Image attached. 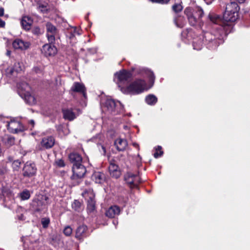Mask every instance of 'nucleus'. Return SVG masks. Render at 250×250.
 <instances>
[{"instance_id": "f257e3e1", "label": "nucleus", "mask_w": 250, "mask_h": 250, "mask_svg": "<svg viewBox=\"0 0 250 250\" xmlns=\"http://www.w3.org/2000/svg\"><path fill=\"white\" fill-rule=\"evenodd\" d=\"M145 74L149 78L150 83L148 86L144 80L138 79L127 86H123V85L126 83L132 76L130 72L125 70L116 72L114 75V81L120 87V90L123 93L130 95L138 94L150 88L154 82L155 77L152 71L148 69H145Z\"/></svg>"}, {"instance_id": "f03ea898", "label": "nucleus", "mask_w": 250, "mask_h": 250, "mask_svg": "<svg viewBox=\"0 0 250 250\" xmlns=\"http://www.w3.org/2000/svg\"><path fill=\"white\" fill-rule=\"evenodd\" d=\"M239 7L237 3L231 2L228 3L224 14V19L227 21L234 22L238 18Z\"/></svg>"}, {"instance_id": "7ed1b4c3", "label": "nucleus", "mask_w": 250, "mask_h": 250, "mask_svg": "<svg viewBox=\"0 0 250 250\" xmlns=\"http://www.w3.org/2000/svg\"><path fill=\"white\" fill-rule=\"evenodd\" d=\"M103 109L109 113H112L117 111L121 112L123 110V105L119 102H116L110 98H106L102 102Z\"/></svg>"}, {"instance_id": "20e7f679", "label": "nucleus", "mask_w": 250, "mask_h": 250, "mask_svg": "<svg viewBox=\"0 0 250 250\" xmlns=\"http://www.w3.org/2000/svg\"><path fill=\"white\" fill-rule=\"evenodd\" d=\"M185 13L187 16L189 23L192 26H195L200 23V19L203 15V10L200 7H196L194 10L191 8H187Z\"/></svg>"}, {"instance_id": "39448f33", "label": "nucleus", "mask_w": 250, "mask_h": 250, "mask_svg": "<svg viewBox=\"0 0 250 250\" xmlns=\"http://www.w3.org/2000/svg\"><path fill=\"white\" fill-rule=\"evenodd\" d=\"M8 130L11 133H17L24 130V127L18 120L13 119L8 123L7 125Z\"/></svg>"}, {"instance_id": "423d86ee", "label": "nucleus", "mask_w": 250, "mask_h": 250, "mask_svg": "<svg viewBox=\"0 0 250 250\" xmlns=\"http://www.w3.org/2000/svg\"><path fill=\"white\" fill-rule=\"evenodd\" d=\"M83 196L87 200V208L90 211H92L95 209V195L92 189L85 190L82 193Z\"/></svg>"}, {"instance_id": "0eeeda50", "label": "nucleus", "mask_w": 250, "mask_h": 250, "mask_svg": "<svg viewBox=\"0 0 250 250\" xmlns=\"http://www.w3.org/2000/svg\"><path fill=\"white\" fill-rule=\"evenodd\" d=\"M46 26L48 40L49 42L52 43L54 42L55 38L58 36V30L54 25L50 23H47Z\"/></svg>"}, {"instance_id": "6e6552de", "label": "nucleus", "mask_w": 250, "mask_h": 250, "mask_svg": "<svg viewBox=\"0 0 250 250\" xmlns=\"http://www.w3.org/2000/svg\"><path fill=\"white\" fill-rule=\"evenodd\" d=\"M70 161L73 164V170L76 169H83V166L81 165L82 158L77 153H71L69 156Z\"/></svg>"}, {"instance_id": "1a4fd4ad", "label": "nucleus", "mask_w": 250, "mask_h": 250, "mask_svg": "<svg viewBox=\"0 0 250 250\" xmlns=\"http://www.w3.org/2000/svg\"><path fill=\"white\" fill-rule=\"evenodd\" d=\"M30 45L31 44L29 42L24 41L19 39H16L12 43V46L15 49L21 51L28 49Z\"/></svg>"}, {"instance_id": "9d476101", "label": "nucleus", "mask_w": 250, "mask_h": 250, "mask_svg": "<svg viewBox=\"0 0 250 250\" xmlns=\"http://www.w3.org/2000/svg\"><path fill=\"white\" fill-rule=\"evenodd\" d=\"M42 52L46 56H53L56 54L57 49L51 44H46L42 47Z\"/></svg>"}, {"instance_id": "9b49d317", "label": "nucleus", "mask_w": 250, "mask_h": 250, "mask_svg": "<svg viewBox=\"0 0 250 250\" xmlns=\"http://www.w3.org/2000/svg\"><path fill=\"white\" fill-rule=\"evenodd\" d=\"M88 234L87 228L85 225H81L76 230L75 237L81 240L86 237Z\"/></svg>"}, {"instance_id": "f8f14e48", "label": "nucleus", "mask_w": 250, "mask_h": 250, "mask_svg": "<svg viewBox=\"0 0 250 250\" xmlns=\"http://www.w3.org/2000/svg\"><path fill=\"white\" fill-rule=\"evenodd\" d=\"M18 87L19 93L21 97L32 92L30 86L26 83L23 82L19 84Z\"/></svg>"}, {"instance_id": "ddd939ff", "label": "nucleus", "mask_w": 250, "mask_h": 250, "mask_svg": "<svg viewBox=\"0 0 250 250\" xmlns=\"http://www.w3.org/2000/svg\"><path fill=\"white\" fill-rule=\"evenodd\" d=\"M115 146L119 151H124L127 146L126 140L121 138L117 139L114 142Z\"/></svg>"}, {"instance_id": "4468645a", "label": "nucleus", "mask_w": 250, "mask_h": 250, "mask_svg": "<svg viewBox=\"0 0 250 250\" xmlns=\"http://www.w3.org/2000/svg\"><path fill=\"white\" fill-rule=\"evenodd\" d=\"M21 24L22 27L26 30L30 29L33 24V20L28 16H23L21 20Z\"/></svg>"}, {"instance_id": "2eb2a0df", "label": "nucleus", "mask_w": 250, "mask_h": 250, "mask_svg": "<svg viewBox=\"0 0 250 250\" xmlns=\"http://www.w3.org/2000/svg\"><path fill=\"white\" fill-rule=\"evenodd\" d=\"M54 143L55 140L53 137H45L42 139L41 142V146L45 148H49L54 146Z\"/></svg>"}, {"instance_id": "dca6fc26", "label": "nucleus", "mask_w": 250, "mask_h": 250, "mask_svg": "<svg viewBox=\"0 0 250 250\" xmlns=\"http://www.w3.org/2000/svg\"><path fill=\"white\" fill-rule=\"evenodd\" d=\"M120 209L116 206H112L108 208L106 212V215L110 218H113L116 215H118L120 213Z\"/></svg>"}, {"instance_id": "f3484780", "label": "nucleus", "mask_w": 250, "mask_h": 250, "mask_svg": "<svg viewBox=\"0 0 250 250\" xmlns=\"http://www.w3.org/2000/svg\"><path fill=\"white\" fill-rule=\"evenodd\" d=\"M63 118L69 121H72L76 118L77 115L70 109H63L62 110Z\"/></svg>"}, {"instance_id": "a211bd4d", "label": "nucleus", "mask_w": 250, "mask_h": 250, "mask_svg": "<svg viewBox=\"0 0 250 250\" xmlns=\"http://www.w3.org/2000/svg\"><path fill=\"white\" fill-rule=\"evenodd\" d=\"M71 90L74 92L82 93L83 95H85V87L84 85L81 83L76 82L71 87Z\"/></svg>"}, {"instance_id": "6ab92c4d", "label": "nucleus", "mask_w": 250, "mask_h": 250, "mask_svg": "<svg viewBox=\"0 0 250 250\" xmlns=\"http://www.w3.org/2000/svg\"><path fill=\"white\" fill-rule=\"evenodd\" d=\"M137 179V176L133 175L132 173H127L125 176V181L130 185L136 184Z\"/></svg>"}, {"instance_id": "aec40b11", "label": "nucleus", "mask_w": 250, "mask_h": 250, "mask_svg": "<svg viewBox=\"0 0 250 250\" xmlns=\"http://www.w3.org/2000/svg\"><path fill=\"white\" fill-rule=\"evenodd\" d=\"M17 73L13 66H9L4 70V75L9 78L15 77Z\"/></svg>"}, {"instance_id": "412c9836", "label": "nucleus", "mask_w": 250, "mask_h": 250, "mask_svg": "<svg viewBox=\"0 0 250 250\" xmlns=\"http://www.w3.org/2000/svg\"><path fill=\"white\" fill-rule=\"evenodd\" d=\"M92 179L97 183L101 184L104 181V173H94L92 175Z\"/></svg>"}, {"instance_id": "4be33fe9", "label": "nucleus", "mask_w": 250, "mask_h": 250, "mask_svg": "<svg viewBox=\"0 0 250 250\" xmlns=\"http://www.w3.org/2000/svg\"><path fill=\"white\" fill-rule=\"evenodd\" d=\"M24 99L25 101L30 105L34 104L36 103V100L35 97L32 95V92L28 93L27 95H24L22 97Z\"/></svg>"}, {"instance_id": "5701e85b", "label": "nucleus", "mask_w": 250, "mask_h": 250, "mask_svg": "<svg viewBox=\"0 0 250 250\" xmlns=\"http://www.w3.org/2000/svg\"><path fill=\"white\" fill-rule=\"evenodd\" d=\"M84 173H73L71 178L74 181L75 184H78L84 177Z\"/></svg>"}, {"instance_id": "b1692460", "label": "nucleus", "mask_w": 250, "mask_h": 250, "mask_svg": "<svg viewBox=\"0 0 250 250\" xmlns=\"http://www.w3.org/2000/svg\"><path fill=\"white\" fill-rule=\"evenodd\" d=\"M23 169L24 172H31L37 170L35 164L30 162L26 163Z\"/></svg>"}, {"instance_id": "393cba45", "label": "nucleus", "mask_w": 250, "mask_h": 250, "mask_svg": "<svg viewBox=\"0 0 250 250\" xmlns=\"http://www.w3.org/2000/svg\"><path fill=\"white\" fill-rule=\"evenodd\" d=\"M146 103L149 105H153L157 102V98L153 95H149L146 98Z\"/></svg>"}, {"instance_id": "a878e982", "label": "nucleus", "mask_w": 250, "mask_h": 250, "mask_svg": "<svg viewBox=\"0 0 250 250\" xmlns=\"http://www.w3.org/2000/svg\"><path fill=\"white\" fill-rule=\"evenodd\" d=\"M2 141L5 144L8 146H12L14 144L15 139L11 136L5 135L3 138Z\"/></svg>"}, {"instance_id": "bb28decb", "label": "nucleus", "mask_w": 250, "mask_h": 250, "mask_svg": "<svg viewBox=\"0 0 250 250\" xmlns=\"http://www.w3.org/2000/svg\"><path fill=\"white\" fill-rule=\"evenodd\" d=\"M20 197L22 200H27L30 197V193L29 190L25 189L20 193Z\"/></svg>"}, {"instance_id": "cd10ccee", "label": "nucleus", "mask_w": 250, "mask_h": 250, "mask_svg": "<svg viewBox=\"0 0 250 250\" xmlns=\"http://www.w3.org/2000/svg\"><path fill=\"white\" fill-rule=\"evenodd\" d=\"M13 66L17 73L21 71L24 68L22 63L20 62H15Z\"/></svg>"}, {"instance_id": "c85d7f7f", "label": "nucleus", "mask_w": 250, "mask_h": 250, "mask_svg": "<svg viewBox=\"0 0 250 250\" xmlns=\"http://www.w3.org/2000/svg\"><path fill=\"white\" fill-rule=\"evenodd\" d=\"M174 22L176 26L179 27H182L185 24L184 18L182 17H180L177 19H175Z\"/></svg>"}, {"instance_id": "c756f323", "label": "nucleus", "mask_w": 250, "mask_h": 250, "mask_svg": "<svg viewBox=\"0 0 250 250\" xmlns=\"http://www.w3.org/2000/svg\"><path fill=\"white\" fill-rule=\"evenodd\" d=\"M163 154V151L162 150V147L158 146L155 148V152L154 153V157L156 158L161 156Z\"/></svg>"}, {"instance_id": "7c9ffc66", "label": "nucleus", "mask_w": 250, "mask_h": 250, "mask_svg": "<svg viewBox=\"0 0 250 250\" xmlns=\"http://www.w3.org/2000/svg\"><path fill=\"white\" fill-rule=\"evenodd\" d=\"M21 163L19 161H15L12 163V167L14 171H19Z\"/></svg>"}, {"instance_id": "2f4dec72", "label": "nucleus", "mask_w": 250, "mask_h": 250, "mask_svg": "<svg viewBox=\"0 0 250 250\" xmlns=\"http://www.w3.org/2000/svg\"><path fill=\"white\" fill-rule=\"evenodd\" d=\"M118 168V167L116 164L111 163L109 166V172H117Z\"/></svg>"}, {"instance_id": "473e14b6", "label": "nucleus", "mask_w": 250, "mask_h": 250, "mask_svg": "<svg viewBox=\"0 0 250 250\" xmlns=\"http://www.w3.org/2000/svg\"><path fill=\"white\" fill-rule=\"evenodd\" d=\"M63 233L66 236H69L72 233V229L70 226H66L63 229Z\"/></svg>"}, {"instance_id": "72a5a7b5", "label": "nucleus", "mask_w": 250, "mask_h": 250, "mask_svg": "<svg viewBox=\"0 0 250 250\" xmlns=\"http://www.w3.org/2000/svg\"><path fill=\"white\" fill-rule=\"evenodd\" d=\"M81 204V202L78 200H75L72 204V207L75 210H78L80 208Z\"/></svg>"}, {"instance_id": "f704fd0d", "label": "nucleus", "mask_w": 250, "mask_h": 250, "mask_svg": "<svg viewBox=\"0 0 250 250\" xmlns=\"http://www.w3.org/2000/svg\"><path fill=\"white\" fill-rule=\"evenodd\" d=\"M42 224L44 228H46L50 223V220L48 218H43L41 220Z\"/></svg>"}, {"instance_id": "c9c22d12", "label": "nucleus", "mask_w": 250, "mask_h": 250, "mask_svg": "<svg viewBox=\"0 0 250 250\" xmlns=\"http://www.w3.org/2000/svg\"><path fill=\"white\" fill-rule=\"evenodd\" d=\"M172 9L175 12H178L182 10L183 7L181 4H177L172 6Z\"/></svg>"}, {"instance_id": "e433bc0d", "label": "nucleus", "mask_w": 250, "mask_h": 250, "mask_svg": "<svg viewBox=\"0 0 250 250\" xmlns=\"http://www.w3.org/2000/svg\"><path fill=\"white\" fill-rule=\"evenodd\" d=\"M193 48L194 49L200 50L202 48V42L201 41H199V43H196V42H193Z\"/></svg>"}, {"instance_id": "4c0bfd02", "label": "nucleus", "mask_w": 250, "mask_h": 250, "mask_svg": "<svg viewBox=\"0 0 250 250\" xmlns=\"http://www.w3.org/2000/svg\"><path fill=\"white\" fill-rule=\"evenodd\" d=\"M56 163L57 165L59 167H63L65 165L62 159L57 160L56 162Z\"/></svg>"}, {"instance_id": "58836bf2", "label": "nucleus", "mask_w": 250, "mask_h": 250, "mask_svg": "<svg viewBox=\"0 0 250 250\" xmlns=\"http://www.w3.org/2000/svg\"><path fill=\"white\" fill-rule=\"evenodd\" d=\"M150 0L152 2H158V3H166L169 0Z\"/></svg>"}, {"instance_id": "ea45409f", "label": "nucleus", "mask_w": 250, "mask_h": 250, "mask_svg": "<svg viewBox=\"0 0 250 250\" xmlns=\"http://www.w3.org/2000/svg\"><path fill=\"white\" fill-rule=\"evenodd\" d=\"M5 25V21L0 19V27L3 28Z\"/></svg>"}, {"instance_id": "a19ab883", "label": "nucleus", "mask_w": 250, "mask_h": 250, "mask_svg": "<svg viewBox=\"0 0 250 250\" xmlns=\"http://www.w3.org/2000/svg\"><path fill=\"white\" fill-rule=\"evenodd\" d=\"M4 15V9L2 7L0 8V17L3 16Z\"/></svg>"}, {"instance_id": "79ce46f5", "label": "nucleus", "mask_w": 250, "mask_h": 250, "mask_svg": "<svg viewBox=\"0 0 250 250\" xmlns=\"http://www.w3.org/2000/svg\"><path fill=\"white\" fill-rule=\"evenodd\" d=\"M35 33H36V34H38V33L40 32V29L38 27L36 28L35 29Z\"/></svg>"}, {"instance_id": "37998d69", "label": "nucleus", "mask_w": 250, "mask_h": 250, "mask_svg": "<svg viewBox=\"0 0 250 250\" xmlns=\"http://www.w3.org/2000/svg\"><path fill=\"white\" fill-rule=\"evenodd\" d=\"M11 55V51L9 50H7L6 51V55L8 56H10Z\"/></svg>"}, {"instance_id": "c03bdc74", "label": "nucleus", "mask_w": 250, "mask_h": 250, "mask_svg": "<svg viewBox=\"0 0 250 250\" xmlns=\"http://www.w3.org/2000/svg\"><path fill=\"white\" fill-rule=\"evenodd\" d=\"M132 145L135 147H139V145L136 143H132Z\"/></svg>"}, {"instance_id": "a18cd8bd", "label": "nucleus", "mask_w": 250, "mask_h": 250, "mask_svg": "<svg viewBox=\"0 0 250 250\" xmlns=\"http://www.w3.org/2000/svg\"><path fill=\"white\" fill-rule=\"evenodd\" d=\"M30 123L32 125V126H34V121L33 120H31L30 121Z\"/></svg>"}, {"instance_id": "49530a36", "label": "nucleus", "mask_w": 250, "mask_h": 250, "mask_svg": "<svg viewBox=\"0 0 250 250\" xmlns=\"http://www.w3.org/2000/svg\"><path fill=\"white\" fill-rule=\"evenodd\" d=\"M102 149H103V151H104V153H105V152H106V151H105V147H104V146H102Z\"/></svg>"}, {"instance_id": "de8ad7c7", "label": "nucleus", "mask_w": 250, "mask_h": 250, "mask_svg": "<svg viewBox=\"0 0 250 250\" xmlns=\"http://www.w3.org/2000/svg\"><path fill=\"white\" fill-rule=\"evenodd\" d=\"M210 20L212 21H213V22H214V21H213L211 18H210Z\"/></svg>"}, {"instance_id": "09e8293b", "label": "nucleus", "mask_w": 250, "mask_h": 250, "mask_svg": "<svg viewBox=\"0 0 250 250\" xmlns=\"http://www.w3.org/2000/svg\"><path fill=\"white\" fill-rule=\"evenodd\" d=\"M78 35H80V34L78 32L77 33Z\"/></svg>"}]
</instances>
